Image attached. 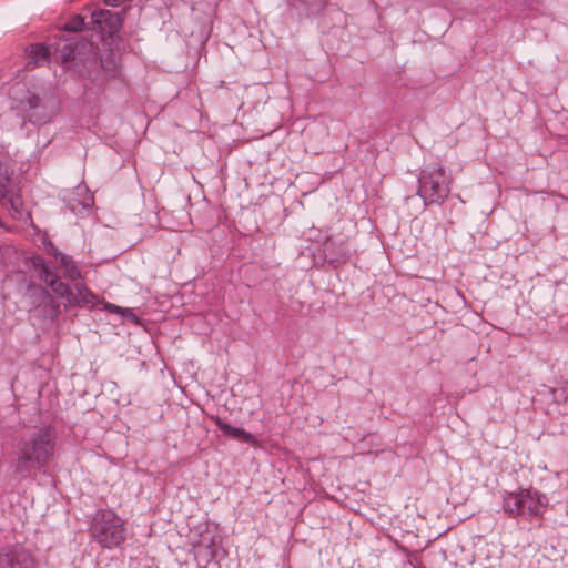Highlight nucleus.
<instances>
[{
	"mask_svg": "<svg viewBox=\"0 0 568 568\" xmlns=\"http://www.w3.org/2000/svg\"><path fill=\"white\" fill-rule=\"evenodd\" d=\"M84 18L80 14L73 16L63 27L68 32H79L84 28Z\"/></svg>",
	"mask_w": 568,
	"mask_h": 568,
	"instance_id": "obj_15",
	"label": "nucleus"
},
{
	"mask_svg": "<svg viewBox=\"0 0 568 568\" xmlns=\"http://www.w3.org/2000/svg\"><path fill=\"white\" fill-rule=\"evenodd\" d=\"M59 312V305L55 306V314Z\"/></svg>",
	"mask_w": 568,
	"mask_h": 568,
	"instance_id": "obj_22",
	"label": "nucleus"
},
{
	"mask_svg": "<svg viewBox=\"0 0 568 568\" xmlns=\"http://www.w3.org/2000/svg\"><path fill=\"white\" fill-rule=\"evenodd\" d=\"M220 545L215 536L202 535L195 546L196 557L205 566L217 558Z\"/></svg>",
	"mask_w": 568,
	"mask_h": 568,
	"instance_id": "obj_9",
	"label": "nucleus"
},
{
	"mask_svg": "<svg viewBox=\"0 0 568 568\" xmlns=\"http://www.w3.org/2000/svg\"><path fill=\"white\" fill-rule=\"evenodd\" d=\"M125 1L126 0H104L105 4L111 7H118Z\"/></svg>",
	"mask_w": 568,
	"mask_h": 568,
	"instance_id": "obj_18",
	"label": "nucleus"
},
{
	"mask_svg": "<svg viewBox=\"0 0 568 568\" xmlns=\"http://www.w3.org/2000/svg\"><path fill=\"white\" fill-rule=\"evenodd\" d=\"M453 184V178L439 164H429L425 166L418 175L417 194L425 206L440 205L449 196Z\"/></svg>",
	"mask_w": 568,
	"mask_h": 568,
	"instance_id": "obj_5",
	"label": "nucleus"
},
{
	"mask_svg": "<svg viewBox=\"0 0 568 568\" xmlns=\"http://www.w3.org/2000/svg\"><path fill=\"white\" fill-rule=\"evenodd\" d=\"M0 568H36V561L29 551L14 549L0 554Z\"/></svg>",
	"mask_w": 568,
	"mask_h": 568,
	"instance_id": "obj_8",
	"label": "nucleus"
},
{
	"mask_svg": "<svg viewBox=\"0 0 568 568\" xmlns=\"http://www.w3.org/2000/svg\"><path fill=\"white\" fill-rule=\"evenodd\" d=\"M447 223H448L449 225H453V224H454V221H453V220H448V221H447Z\"/></svg>",
	"mask_w": 568,
	"mask_h": 568,
	"instance_id": "obj_21",
	"label": "nucleus"
},
{
	"mask_svg": "<svg viewBox=\"0 0 568 568\" xmlns=\"http://www.w3.org/2000/svg\"><path fill=\"white\" fill-rule=\"evenodd\" d=\"M92 43L82 39L77 42H68L59 50V58L63 64L74 62L85 49L91 50Z\"/></svg>",
	"mask_w": 568,
	"mask_h": 568,
	"instance_id": "obj_11",
	"label": "nucleus"
},
{
	"mask_svg": "<svg viewBox=\"0 0 568 568\" xmlns=\"http://www.w3.org/2000/svg\"><path fill=\"white\" fill-rule=\"evenodd\" d=\"M59 266L62 271V275L65 280L71 282H77L79 280H83V274L78 263L73 260L72 256L65 255L61 256V261L59 262Z\"/></svg>",
	"mask_w": 568,
	"mask_h": 568,
	"instance_id": "obj_12",
	"label": "nucleus"
},
{
	"mask_svg": "<svg viewBox=\"0 0 568 568\" xmlns=\"http://www.w3.org/2000/svg\"><path fill=\"white\" fill-rule=\"evenodd\" d=\"M89 531L92 540L102 548H118L126 539V520L113 509H98L92 516Z\"/></svg>",
	"mask_w": 568,
	"mask_h": 568,
	"instance_id": "obj_3",
	"label": "nucleus"
},
{
	"mask_svg": "<svg viewBox=\"0 0 568 568\" xmlns=\"http://www.w3.org/2000/svg\"><path fill=\"white\" fill-rule=\"evenodd\" d=\"M69 205H70V209H71L72 211H74V210H75V206L71 203V201L69 202Z\"/></svg>",
	"mask_w": 568,
	"mask_h": 568,
	"instance_id": "obj_20",
	"label": "nucleus"
},
{
	"mask_svg": "<svg viewBox=\"0 0 568 568\" xmlns=\"http://www.w3.org/2000/svg\"><path fill=\"white\" fill-rule=\"evenodd\" d=\"M408 564H409V565H412L414 568H415L416 566H422V564H420V562L413 561V560H410V559L408 560Z\"/></svg>",
	"mask_w": 568,
	"mask_h": 568,
	"instance_id": "obj_19",
	"label": "nucleus"
},
{
	"mask_svg": "<svg viewBox=\"0 0 568 568\" xmlns=\"http://www.w3.org/2000/svg\"><path fill=\"white\" fill-rule=\"evenodd\" d=\"M210 419L223 432L224 435L241 439L242 442L251 445L257 444L255 436L243 428L231 426L219 416H211Z\"/></svg>",
	"mask_w": 568,
	"mask_h": 568,
	"instance_id": "obj_10",
	"label": "nucleus"
},
{
	"mask_svg": "<svg viewBox=\"0 0 568 568\" xmlns=\"http://www.w3.org/2000/svg\"><path fill=\"white\" fill-rule=\"evenodd\" d=\"M33 270L37 272L40 281H42L59 297L64 298V307H92L98 302V296L87 286L84 278L74 282L72 287L63 282L55 270H53L47 261L40 256L31 258Z\"/></svg>",
	"mask_w": 568,
	"mask_h": 568,
	"instance_id": "obj_2",
	"label": "nucleus"
},
{
	"mask_svg": "<svg viewBox=\"0 0 568 568\" xmlns=\"http://www.w3.org/2000/svg\"><path fill=\"white\" fill-rule=\"evenodd\" d=\"M101 67L108 78H116L120 74L119 58L111 50L101 55Z\"/></svg>",
	"mask_w": 568,
	"mask_h": 568,
	"instance_id": "obj_14",
	"label": "nucleus"
},
{
	"mask_svg": "<svg viewBox=\"0 0 568 568\" xmlns=\"http://www.w3.org/2000/svg\"><path fill=\"white\" fill-rule=\"evenodd\" d=\"M16 108L21 111L29 122L43 125L51 122L60 111V100L51 90L40 93L26 91V94L16 100Z\"/></svg>",
	"mask_w": 568,
	"mask_h": 568,
	"instance_id": "obj_4",
	"label": "nucleus"
},
{
	"mask_svg": "<svg viewBox=\"0 0 568 568\" xmlns=\"http://www.w3.org/2000/svg\"><path fill=\"white\" fill-rule=\"evenodd\" d=\"M415 568H424L423 566H416Z\"/></svg>",
	"mask_w": 568,
	"mask_h": 568,
	"instance_id": "obj_26",
	"label": "nucleus"
},
{
	"mask_svg": "<svg viewBox=\"0 0 568 568\" xmlns=\"http://www.w3.org/2000/svg\"><path fill=\"white\" fill-rule=\"evenodd\" d=\"M43 294L49 295L48 291L42 290Z\"/></svg>",
	"mask_w": 568,
	"mask_h": 568,
	"instance_id": "obj_25",
	"label": "nucleus"
},
{
	"mask_svg": "<svg viewBox=\"0 0 568 568\" xmlns=\"http://www.w3.org/2000/svg\"><path fill=\"white\" fill-rule=\"evenodd\" d=\"M48 252L58 261V263L61 261V256H65L67 254L59 251V248L50 243L48 246Z\"/></svg>",
	"mask_w": 568,
	"mask_h": 568,
	"instance_id": "obj_16",
	"label": "nucleus"
},
{
	"mask_svg": "<svg viewBox=\"0 0 568 568\" xmlns=\"http://www.w3.org/2000/svg\"><path fill=\"white\" fill-rule=\"evenodd\" d=\"M124 12V10L121 13L112 12L106 9L93 11L92 23L101 33H106L110 37H113L122 28V13Z\"/></svg>",
	"mask_w": 568,
	"mask_h": 568,
	"instance_id": "obj_7",
	"label": "nucleus"
},
{
	"mask_svg": "<svg viewBox=\"0 0 568 568\" xmlns=\"http://www.w3.org/2000/svg\"><path fill=\"white\" fill-rule=\"evenodd\" d=\"M130 316L135 317L134 313L129 311Z\"/></svg>",
	"mask_w": 568,
	"mask_h": 568,
	"instance_id": "obj_23",
	"label": "nucleus"
},
{
	"mask_svg": "<svg viewBox=\"0 0 568 568\" xmlns=\"http://www.w3.org/2000/svg\"><path fill=\"white\" fill-rule=\"evenodd\" d=\"M29 53H30L31 60L27 63V68L30 70L34 69L42 62L49 61V55H50L49 49L47 45H44L42 43L31 45Z\"/></svg>",
	"mask_w": 568,
	"mask_h": 568,
	"instance_id": "obj_13",
	"label": "nucleus"
},
{
	"mask_svg": "<svg viewBox=\"0 0 568 568\" xmlns=\"http://www.w3.org/2000/svg\"><path fill=\"white\" fill-rule=\"evenodd\" d=\"M105 308L111 313L124 314V310L115 304H108Z\"/></svg>",
	"mask_w": 568,
	"mask_h": 568,
	"instance_id": "obj_17",
	"label": "nucleus"
},
{
	"mask_svg": "<svg viewBox=\"0 0 568 568\" xmlns=\"http://www.w3.org/2000/svg\"><path fill=\"white\" fill-rule=\"evenodd\" d=\"M415 568H424L423 566H416Z\"/></svg>",
	"mask_w": 568,
	"mask_h": 568,
	"instance_id": "obj_27",
	"label": "nucleus"
},
{
	"mask_svg": "<svg viewBox=\"0 0 568 568\" xmlns=\"http://www.w3.org/2000/svg\"><path fill=\"white\" fill-rule=\"evenodd\" d=\"M89 206H90L89 204H83L84 209H89Z\"/></svg>",
	"mask_w": 568,
	"mask_h": 568,
	"instance_id": "obj_24",
	"label": "nucleus"
},
{
	"mask_svg": "<svg viewBox=\"0 0 568 568\" xmlns=\"http://www.w3.org/2000/svg\"><path fill=\"white\" fill-rule=\"evenodd\" d=\"M546 508V497L534 489L507 491L503 497V509L509 518H541Z\"/></svg>",
	"mask_w": 568,
	"mask_h": 568,
	"instance_id": "obj_6",
	"label": "nucleus"
},
{
	"mask_svg": "<svg viewBox=\"0 0 568 568\" xmlns=\"http://www.w3.org/2000/svg\"><path fill=\"white\" fill-rule=\"evenodd\" d=\"M57 439L58 435L52 425H44L27 436H21L16 445L13 474L27 478L32 471L47 467L54 456Z\"/></svg>",
	"mask_w": 568,
	"mask_h": 568,
	"instance_id": "obj_1",
	"label": "nucleus"
}]
</instances>
